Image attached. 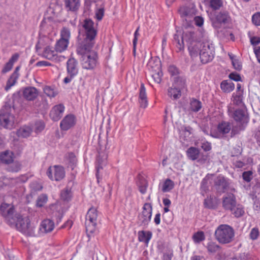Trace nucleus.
<instances>
[{"label":"nucleus","instance_id":"obj_36","mask_svg":"<svg viewBox=\"0 0 260 260\" xmlns=\"http://www.w3.org/2000/svg\"><path fill=\"white\" fill-rule=\"evenodd\" d=\"M199 150L195 147H190L187 150V156L191 160H196L199 156Z\"/></svg>","mask_w":260,"mask_h":260},{"label":"nucleus","instance_id":"obj_61","mask_svg":"<svg viewBox=\"0 0 260 260\" xmlns=\"http://www.w3.org/2000/svg\"><path fill=\"white\" fill-rule=\"evenodd\" d=\"M229 78L233 80L236 81H239L241 80V77L240 76L236 73H231L229 75Z\"/></svg>","mask_w":260,"mask_h":260},{"label":"nucleus","instance_id":"obj_28","mask_svg":"<svg viewBox=\"0 0 260 260\" xmlns=\"http://www.w3.org/2000/svg\"><path fill=\"white\" fill-rule=\"evenodd\" d=\"M54 228L53 221L50 219L43 220L40 225V230L42 233H47L51 232Z\"/></svg>","mask_w":260,"mask_h":260},{"label":"nucleus","instance_id":"obj_3","mask_svg":"<svg viewBox=\"0 0 260 260\" xmlns=\"http://www.w3.org/2000/svg\"><path fill=\"white\" fill-rule=\"evenodd\" d=\"M14 108L10 105H5L0 110V126L5 129L11 130L17 124V120L12 114Z\"/></svg>","mask_w":260,"mask_h":260},{"label":"nucleus","instance_id":"obj_27","mask_svg":"<svg viewBox=\"0 0 260 260\" xmlns=\"http://www.w3.org/2000/svg\"><path fill=\"white\" fill-rule=\"evenodd\" d=\"M23 95L25 99L28 101H33L38 95L37 89L33 87H29L24 89Z\"/></svg>","mask_w":260,"mask_h":260},{"label":"nucleus","instance_id":"obj_62","mask_svg":"<svg viewBox=\"0 0 260 260\" xmlns=\"http://www.w3.org/2000/svg\"><path fill=\"white\" fill-rule=\"evenodd\" d=\"M201 147L206 151L210 150L211 148L210 144L207 142L202 143Z\"/></svg>","mask_w":260,"mask_h":260},{"label":"nucleus","instance_id":"obj_13","mask_svg":"<svg viewBox=\"0 0 260 260\" xmlns=\"http://www.w3.org/2000/svg\"><path fill=\"white\" fill-rule=\"evenodd\" d=\"M99 155L97 157V166L96 176L98 181H99L100 176L99 173L100 169H102L103 167L107 164V154L105 151V149L103 148H100L98 150Z\"/></svg>","mask_w":260,"mask_h":260},{"label":"nucleus","instance_id":"obj_29","mask_svg":"<svg viewBox=\"0 0 260 260\" xmlns=\"http://www.w3.org/2000/svg\"><path fill=\"white\" fill-rule=\"evenodd\" d=\"M32 132V128L30 126L25 125L18 129L16 134L19 137L27 138L31 135Z\"/></svg>","mask_w":260,"mask_h":260},{"label":"nucleus","instance_id":"obj_35","mask_svg":"<svg viewBox=\"0 0 260 260\" xmlns=\"http://www.w3.org/2000/svg\"><path fill=\"white\" fill-rule=\"evenodd\" d=\"M7 165L6 169L10 172H18L21 169V164L17 160H13V162Z\"/></svg>","mask_w":260,"mask_h":260},{"label":"nucleus","instance_id":"obj_50","mask_svg":"<svg viewBox=\"0 0 260 260\" xmlns=\"http://www.w3.org/2000/svg\"><path fill=\"white\" fill-rule=\"evenodd\" d=\"M252 21L256 26H260V12H257L253 15Z\"/></svg>","mask_w":260,"mask_h":260},{"label":"nucleus","instance_id":"obj_26","mask_svg":"<svg viewBox=\"0 0 260 260\" xmlns=\"http://www.w3.org/2000/svg\"><path fill=\"white\" fill-rule=\"evenodd\" d=\"M15 154L12 151L6 150L1 153L0 159L2 163L6 165L10 164L14 160Z\"/></svg>","mask_w":260,"mask_h":260},{"label":"nucleus","instance_id":"obj_2","mask_svg":"<svg viewBox=\"0 0 260 260\" xmlns=\"http://www.w3.org/2000/svg\"><path fill=\"white\" fill-rule=\"evenodd\" d=\"M174 42L177 49V52H181L184 50V41H186L188 45V49L191 57L195 58L198 56L200 47L202 43L199 41L196 33L192 30L186 29L183 31L182 35L181 32L177 31L174 36Z\"/></svg>","mask_w":260,"mask_h":260},{"label":"nucleus","instance_id":"obj_60","mask_svg":"<svg viewBox=\"0 0 260 260\" xmlns=\"http://www.w3.org/2000/svg\"><path fill=\"white\" fill-rule=\"evenodd\" d=\"M233 66H234V68L238 71H240L242 69V64L241 62L238 60L235 59L232 61Z\"/></svg>","mask_w":260,"mask_h":260},{"label":"nucleus","instance_id":"obj_20","mask_svg":"<svg viewBox=\"0 0 260 260\" xmlns=\"http://www.w3.org/2000/svg\"><path fill=\"white\" fill-rule=\"evenodd\" d=\"M237 204L236 198L233 194H229L223 197L222 206L224 209L232 210Z\"/></svg>","mask_w":260,"mask_h":260},{"label":"nucleus","instance_id":"obj_10","mask_svg":"<svg viewBox=\"0 0 260 260\" xmlns=\"http://www.w3.org/2000/svg\"><path fill=\"white\" fill-rule=\"evenodd\" d=\"M178 11L181 17L187 23L192 21V18L196 15L197 10L194 4L189 2L181 6Z\"/></svg>","mask_w":260,"mask_h":260},{"label":"nucleus","instance_id":"obj_12","mask_svg":"<svg viewBox=\"0 0 260 260\" xmlns=\"http://www.w3.org/2000/svg\"><path fill=\"white\" fill-rule=\"evenodd\" d=\"M47 175L52 180L60 181L65 176L63 168L60 166H54L49 167L47 171Z\"/></svg>","mask_w":260,"mask_h":260},{"label":"nucleus","instance_id":"obj_24","mask_svg":"<svg viewBox=\"0 0 260 260\" xmlns=\"http://www.w3.org/2000/svg\"><path fill=\"white\" fill-rule=\"evenodd\" d=\"M139 103L140 104V107L142 108L145 109L147 107L148 100L147 98L146 88L143 83H142L141 84L139 90Z\"/></svg>","mask_w":260,"mask_h":260},{"label":"nucleus","instance_id":"obj_17","mask_svg":"<svg viewBox=\"0 0 260 260\" xmlns=\"http://www.w3.org/2000/svg\"><path fill=\"white\" fill-rule=\"evenodd\" d=\"M214 186L216 190L220 193L224 192L229 185L228 180L223 176H219L214 180Z\"/></svg>","mask_w":260,"mask_h":260},{"label":"nucleus","instance_id":"obj_9","mask_svg":"<svg viewBox=\"0 0 260 260\" xmlns=\"http://www.w3.org/2000/svg\"><path fill=\"white\" fill-rule=\"evenodd\" d=\"M98 211L95 208H90L86 216V229L88 233H93L95 230L98 218Z\"/></svg>","mask_w":260,"mask_h":260},{"label":"nucleus","instance_id":"obj_47","mask_svg":"<svg viewBox=\"0 0 260 260\" xmlns=\"http://www.w3.org/2000/svg\"><path fill=\"white\" fill-rule=\"evenodd\" d=\"M209 252L215 253L218 250L219 246L214 242H209L207 246Z\"/></svg>","mask_w":260,"mask_h":260},{"label":"nucleus","instance_id":"obj_11","mask_svg":"<svg viewBox=\"0 0 260 260\" xmlns=\"http://www.w3.org/2000/svg\"><path fill=\"white\" fill-rule=\"evenodd\" d=\"M0 214L5 218L7 222L10 225L15 222L17 220L16 215L18 214H14V209L12 206L9 204L3 203L1 205L0 208Z\"/></svg>","mask_w":260,"mask_h":260},{"label":"nucleus","instance_id":"obj_5","mask_svg":"<svg viewBox=\"0 0 260 260\" xmlns=\"http://www.w3.org/2000/svg\"><path fill=\"white\" fill-rule=\"evenodd\" d=\"M235 235L234 229L228 224H221L216 230L215 236L216 239L222 244L230 243Z\"/></svg>","mask_w":260,"mask_h":260},{"label":"nucleus","instance_id":"obj_56","mask_svg":"<svg viewBox=\"0 0 260 260\" xmlns=\"http://www.w3.org/2000/svg\"><path fill=\"white\" fill-rule=\"evenodd\" d=\"M60 196L64 201H68L71 197L70 192L68 190H65L61 191Z\"/></svg>","mask_w":260,"mask_h":260},{"label":"nucleus","instance_id":"obj_15","mask_svg":"<svg viewBox=\"0 0 260 260\" xmlns=\"http://www.w3.org/2000/svg\"><path fill=\"white\" fill-rule=\"evenodd\" d=\"M231 21L229 13L226 11H220L216 16L215 21L213 22L215 27H220V25L228 23Z\"/></svg>","mask_w":260,"mask_h":260},{"label":"nucleus","instance_id":"obj_14","mask_svg":"<svg viewBox=\"0 0 260 260\" xmlns=\"http://www.w3.org/2000/svg\"><path fill=\"white\" fill-rule=\"evenodd\" d=\"M152 215V206L149 203H145L143 207V211L139 216V219L143 225L148 224L150 221Z\"/></svg>","mask_w":260,"mask_h":260},{"label":"nucleus","instance_id":"obj_64","mask_svg":"<svg viewBox=\"0 0 260 260\" xmlns=\"http://www.w3.org/2000/svg\"><path fill=\"white\" fill-rule=\"evenodd\" d=\"M254 53L258 62L260 63V47H257L254 48Z\"/></svg>","mask_w":260,"mask_h":260},{"label":"nucleus","instance_id":"obj_18","mask_svg":"<svg viewBox=\"0 0 260 260\" xmlns=\"http://www.w3.org/2000/svg\"><path fill=\"white\" fill-rule=\"evenodd\" d=\"M76 122V117L74 115H67L61 121L60 123V128L63 131H67L74 126Z\"/></svg>","mask_w":260,"mask_h":260},{"label":"nucleus","instance_id":"obj_42","mask_svg":"<svg viewBox=\"0 0 260 260\" xmlns=\"http://www.w3.org/2000/svg\"><path fill=\"white\" fill-rule=\"evenodd\" d=\"M48 200L47 196L46 194H41L37 199L36 206L38 207H41L46 203Z\"/></svg>","mask_w":260,"mask_h":260},{"label":"nucleus","instance_id":"obj_41","mask_svg":"<svg viewBox=\"0 0 260 260\" xmlns=\"http://www.w3.org/2000/svg\"><path fill=\"white\" fill-rule=\"evenodd\" d=\"M223 5L222 0H210V6L214 10L219 9Z\"/></svg>","mask_w":260,"mask_h":260},{"label":"nucleus","instance_id":"obj_55","mask_svg":"<svg viewBox=\"0 0 260 260\" xmlns=\"http://www.w3.org/2000/svg\"><path fill=\"white\" fill-rule=\"evenodd\" d=\"M104 14V9L101 8L96 10L95 12V17L98 20H101Z\"/></svg>","mask_w":260,"mask_h":260},{"label":"nucleus","instance_id":"obj_39","mask_svg":"<svg viewBox=\"0 0 260 260\" xmlns=\"http://www.w3.org/2000/svg\"><path fill=\"white\" fill-rule=\"evenodd\" d=\"M18 77L15 74H11L9 78L7 81L6 85L5 87V90L8 91L13 86H14L18 79Z\"/></svg>","mask_w":260,"mask_h":260},{"label":"nucleus","instance_id":"obj_58","mask_svg":"<svg viewBox=\"0 0 260 260\" xmlns=\"http://www.w3.org/2000/svg\"><path fill=\"white\" fill-rule=\"evenodd\" d=\"M169 72L172 76L176 75L178 74V69L174 66H170L169 67Z\"/></svg>","mask_w":260,"mask_h":260},{"label":"nucleus","instance_id":"obj_19","mask_svg":"<svg viewBox=\"0 0 260 260\" xmlns=\"http://www.w3.org/2000/svg\"><path fill=\"white\" fill-rule=\"evenodd\" d=\"M56 52L55 50H52L50 47H47L43 52V56L47 59L56 62L61 61L65 59L64 56L58 55Z\"/></svg>","mask_w":260,"mask_h":260},{"label":"nucleus","instance_id":"obj_52","mask_svg":"<svg viewBox=\"0 0 260 260\" xmlns=\"http://www.w3.org/2000/svg\"><path fill=\"white\" fill-rule=\"evenodd\" d=\"M192 18H193V19L192 20V21H193L194 22V24L199 26V27H201L203 25V23H204V19L201 16H195V17H193Z\"/></svg>","mask_w":260,"mask_h":260},{"label":"nucleus","instance_id":"obj_23","mask_svg":"<svg viewBox=\"0 0 260 260\" xmlns=\"http://www.w3.org/2000/svg\"><path fill=\"white\" fill-rule=\"evenodd\" d=\"M64 8L67 11L76 12L80 8V0H64Z\"/></svg>","mask_w":260,"mask_h":260},{"label":"nucleus","instance_id":"obj_38","mask_svg":"<svg viewBox=\"0 0 260 260\" xmlns=\"http://www.w3.org/2000/svg\"><path fill=\"white\" fill-rule=\"evenodd\" d=\"M174 187V183L170 179H166L162 186L161 190L164 192H169Z\"/></svg>","mask_w":260,"mask_h":260},{"label":"nucleus","instance_id":"obj_7","mask_svg":"<svg viewBox=\"0 0 260 260\" xmlns=\"http://www.w3.org/2000/svg\"><path fill=\"white\" fill-rule=\"evenodd\" d=\"M228 107L229 114L231 115L234 119L240 124L239 131L243 130L248 122V117L246 111L242 109H238L233 111L231 106Z\"/></svg>","mask_w":260,"mask_h":260},{"label":"nucleus","instance_id":"obj_53","mask_svg":"<svg viewBox=\"0 0 260 260\" xmlns=\"http://www.w3.org/2000/svg\"><path fill=\"white\" fill-rule=\"evenodd\" d=\"M259 235V231L257 228H253L250 233V238L254 240L256 239Z\"/></svg>","mask_w":260,"mask_h":260},{"label":"nucleus","instance_id":"obj_1","mask_svg":"<svg viewBox=\"0 0 260 260\" xmlns=\"http://www.w3.org/2000/svg\"><path fill=\"white\" fill-rule=\"evenodd\" d=\"M96 34L97 31L94 27V22L91 19H85L83 22L82 28L79 29L76 46V52L78 55L81 56L90 52H95L92 48Z\"/></svg>","mask_w":260,"mask_h":260},{"label":"nucleus","instance_id":"obj_43","mask_svg":"<svg viewBox=\"0 0 260 260\" xmlns=\"http://www.w3.org/2000/svg\"><path fill=\"white\" fill-rule=\"evenodd\" d=\"M204 205L206 208L209 209H214L216 207V204L213 198H207L204 200Z\"/></svg>","mask_w":260,"mask_h":260},{"label":"nucleus","instance_id":"obj_32","mask_svg":"<svg viewBox=\"0 0 260 260\" xmlns=\"http://www.w3.org/2000/svg\"><path fill=\"white\" fill-rule=\"evenodd\" d=\"M174 87L180 89H183L186 87V80L183 77L177 76L174 78L173 85Z\"/></svg>","mask_w":260,"mask_h":260},{"label":"nucleus","instance_id":"obj_54","mask_svg":"<svg viewBox=\"0 0 260 260\" xmlns=\"http://www.w3.org/2000/svg\"><path fill=\"white\" fill-rule=\"evenodd\" d=\"M139 29V27L137 28L134 34V38L133 40V53L134 55H135L136 53V47L138 41V37L139 36V34L138 33Z\"/></svg>","mask_w":260,"mask_h":260},{"label":"nucleus","instance_id":"obj_30","mask_svg":"<svg viewBox=\"0 0 260 260\" xmlns=\"http://www.w3.org/2000/svg\"><path fill=\"white\" fill-rule=\"evenodd\" d=\"M138 239L140 242H143L147 245L152 237V233L150 231H141L138 232Z\"/></svg>","mask_w":260,"mask_h":260},{"label":"nucleus","instance_id":"obj_57","mask_svg":"<svg viewBox=\"0 0 260 260\" xmlns=\"http://www.w3.org/2000/svg\"><path fill=\"white\" fill-rule=\"evenodd\" d=\"M143 185H139V191L142 193L144 194L146 192L147 187V183L146 181L144 179H142Z\"/></svg>","mask_w":260,"mask_h":260},{"label":"nucleus","instance_id":"obj_6","mask_svg":"<svg viewBox=\"0 0 260 260\" xmlns=\"http://www.w3.org/2000/svg\"><path fill=\"white\" fill-rule=\"evenodd\" d=\"M199 55L203 63L211 61L214 55V48L213 44L209 42L202 43V46L199 49Z\"/></svg>","mask_w":260,"mask_h":260},{"label":"nucleus","instance_id":"obj_44","mask_svg":"<svg viewBox=\"0 0 260 260\" xmlns=\"http://www.w3.org/2000/svg\"><path fill=\"white\" fill-rule=\"evenodd\" d=\"M232 101L234 104L237 106H242L243 105L242 102V97L241 93H239L238 95H235L234 93L233 95Z\"/></svg>","mask_w":260,"mask_h":260},{"label":"nucleus","instance_id":"obj_63","mask_svg":"<svg viewBox=\"0 0 260 260\" xmlns=\"http://www.w3.org/2000/svg\"><path fill=\"white\" fill-rule=\"evenodd\" d=\"M19 56V55L18 53H15L13 54L12 56L11 57V58L9 59V62L13 65L14 63L18 60Z\"/></svg>","mask_w":260,"mask_h":260},{"label":"nucleus","instance_id":"obj_34","mask_svg":"<svg viewBox=\"0 0 260 260\" xmlns=\"http://www.w3.org/2000/svg\"><path fill=\"white\" fill-rule=\"evenodd\" d=\"M220 87L224 92H230L234 89L235 85L231 81L224 80L221 83Z\"/></svg>","mask_w":260,"mask_h":260},{"label":"nucleus","instance_id":"obj_46","mask_svg":"<svg viewBox=\"0 0 260 260\" xmlns=\"http://www.w3.org/2000/svg\"><path fill=\"white\" fill-rule=\"evenodd\" d=\"M193 239L195 243H200L204 240L205 236L203 232H198L195 233L193 236Z\"/></svg>","mask_w":260,"mask_h":260},{"label":"nucleus","instance_id":"obj_8","mask_svg":"<svg viewBox=\"0 0 260 260\" xmlns=\"http://www.w3.org/2000/svg\"><path fill=\"white\" fill-rule=\"evenodd\" d=\"M81 64L84 69H93L98 63V55L97 52H90L89 53L80 57Z\"/></svg>","mask_w":260,"mask_h":260},{"label":"nucleus","instance_id":"obj_48","mask_svg":"<svg viewBox=\"0 0 260 260\" xmlns=\"http://www.w3.org/2000/svg\"><path fill=\"white\" fill-rule=\"evenodd\" d=\"M44 92L50 98H53L57 94V92L49 86L45 87Z\"/></svg>","mask_w":260,"mask_h":260},{"label":"nucleus","instance_id":"obj_33","mask_svg":"<svg viewBox=\"0 0 260 260\" xmlns=\"http://www.w3.org/2000/svg\"><path fill=\"white\" fill-rule=\"evenodd\" d=\"M168 95L173 100L178 99L181 96V90L172 85L168 89Z\"/></svg>","mask_w":260,"mask_h":260},{"label":"nucleus","instance_id":"obj_25","mask_svg":"<svg viewBox=\"0 0 260 260\" xmlns=\"http://www.w3.org/2000/svg\"><path fill=\"white\" fill-rule=\"evenodd\" d=\"M67 71L68 74L71 76H75L78 74V62L74 58H70L68 60Z\"/></svg>","mask_w":260,"mask_h":260},{"label":"nucleus","instance_id":"obj_21","mask_svg":"<svg viewBox=\"0 0 260 260\" xmlns=\"http://www.w3.org/2000/svg\"><path fill=\"white\" fill-rule=\"evenodd\" d=\"M64 107L62 104L54 106L50 112V116L53 121L58 120L62 116Z\"/></svg>","mask_w":260,"mask_h":260},{"label":"nucleus","instance_id":"obj_4","mask_svg":"<svg viewBox=\"0 0 260 260\" xmlns=\"http://www.w3.org/2000/svg\"><path fill=\"white\" fill-rule=\"evenodd\" d=\"M16 217H17V220H15V223H11L10 224L11 225H15L19 231L26 236H36L35 231V226L34 224L30 223V221L28 217L22 218V217L18 214L16 215Z\"/></svg>","mask_w":260,"mask_h":260},{"label":"nucleus","instance_id":"obj_59","mask_svg":"<svg viewBox=\"0 0 260 260\" xmlns=\"http://www.w3.org/2000/svg\"><path fill=\"white\" fill-rule=\"evenodd\" d=\"M13 64L12 63H11L10 62H9V61L5 65L4 68L2 70V73H4V74H5L6 73H7L8 72L10 71L12 67H13Z\"/></svg>","mask_w":260,"mask_h":260},{"label":"nucleus","instance_id":"obj_51","mask_svg":"<svg viewBox=\"0 0 260 260\" xmlns=\"http://www.w3.org/2000/svg\"><path fill=\"white\" fill-rule=\"evenodd\" d=\"M45 127V124L43 122L39 121L35 123V132L36 133H40L42 131Z\"/></svg>","mask_w":260,"mask_h":260},{"label":"nucleus","instance_id":"obj_31","mask_svg":"<svg viewBox=\"0 0 260 260\" xmlns=\"http://www.w3.org/2000/svg\"><path fill=\"white\" fill-rule=\"evenodd\" d=\"M69 43V41L65 39H60L55 44V51L61 53L65 51L68 48Z\"/></svg>","mask_w":260,"mask_h":260},{"label":"nucleus","instance_id":"obj_16","mask_svg":"<svg viewBox=\"0 0 260 260\" xmlns=\"http://www.w3.org/2000/svg\"><path fill=\"white\" fill-rule=\"evenodd\" d=\"M231 130V125L229 122H222L217 126V132H211V135L214 138H220L228 134Z\"/></svg>","mask_w":260,"mask_h":260},{"label":"nucleus","instance_id":"obj_37","mask_svg":"<svg viewBox=\"0 0 260 260\" xmlns=\"http://www.w3.org/2000/svg\"><path fill=\"white\" fill-rule=\"evenodd\" d=\"M233 208L231 211L236 217L238 218L244 215L245 211L243 207L241 205L237 204Z\"/></svg>","mask_w":260,"mask_h":260},{"label":"nucleus","instance_id":"obj_49","mask_svg":"<svg viewBox=\"0 0 260 260\" xmlns=\"http://www.w3.org/2000/svg\"><path fill=\"white\" fill-rule=\"evenodd\" d=\"M242 177L244 181L249 182L252 179V172L250 171L244 172L242 174Z\"/></svg>","mask_w":260,"mask_h":260},{"label":"nucleus","instance_id":"obj_40","mask_svg":"<svg viewBox=\"0 0 260 260\" xmlns=\"http://www.w3.org/2000/svg\"><path fill=\"white\" fill-rule=\"evenodd\" d=\"M202 107V103L196 99H192L190 103V109L193 112H198Z\"/></svg>","mask_w":260,"mask_h":260},{"label":"nucleus","instance_id":"obj_45","mask_svg":"<svg viewBox=\"0 0 260 260\" xmlns=\"http://www.w3.org/2000/svg\"><path fill=\"white\" fill-rule=\"evenodd\" d=\"M60 35V39H65L69 41L71 37V33L69 29L67 27H63L61 30Z\"/></svg>","mask_w":260,"mask_h":260},{"label":"nucleus","instance_id":"obj_22","mask_svg":"<svg viewBox=\"0 0 260 260\" xmlns=\"http://www.w3.org/2000/svg\"><path fill=\"white\" fill-rule=\"evenodd\" d=\"M152 61V60H150L148 65L152 68H154L153 70L155 72L152 74L151 77L153 78L155 82L159 83L161 80V76L162 75V72L160 71V62L158 59H156V62H157V64L154 67H153L151 65Z\"/></svg>","mask_w":260,"mask_h":260}]
</instances>
